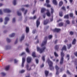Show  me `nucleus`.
<instances>
[{
  "mask_svg": "<svg viewBox=\"0 0 77 77\" xmlns=\"http://www.w3.org/2000/svg\"><path fill=\"white\" fill-rule=\"evenodd\" d=\"M2 10H0V15H2Z\"/></svg>",
  "mask_w": 77,
  "mask_h": 77,
  "instance_id": "bf43d9fd",
  "label": "nucleus"
},
{
  "mask_svg": "<svg viewBox=\"0 0 77 77\" xmlns=\"http://www.w3.org/2000/svg\"><path fill=\"white\" fill-rule=\"evenodd\" d=\"M27 63H30L32 62V58L30 57H28L27 58Z\"/></svg>",
  "mask_w": 77,
  "mask_h": 77,
  "instance_id": "20e7f679",
  "label": "nucleus"
},
{
  "mask_svg": "<svg viewBox=\"0 0 77 77\" xmlns=\"http://www.w3.org/2000/svg\"><path fill=\"white\" fill-rule=\"evenodd\" d=\"M26 52H27V53H30V51H29V50L28 48H26Z\"/></svg>",
  "mask_w": 77,
  "mask_h": 77,
  "instance_id": "72a5a7b5",
  "label": "nucleus"
},
{
  "mask_svg": "<svg viewBox=\"0 0 77 77\" xmlns=\"http://www.w3.org/2000/svg\"><path fill=\"white\" fill-rule=\"evenodd\" d=\"M61 50H65V51H66V46H65V45L63 46L61 49Z\"/></svg>",
  "mask_w": 77,
  "mask_h": 77,
  "instance_id": "dca6fc26",
  "label": "nucleus"
},
{
  "mask_svg": "<svg viewBox=\"0 0 77 77\" xmlns=\"http://www.w3.org/2000/svg\"><path fill=\"white\" fill-rule=\"evenodd\" d=\"M24 54H25V53L24 52H23L21 53V56H23V55H24Z\"/></svg>",
  "mask_w": 77,
  "mask_h": 77,
  "instance_id": "69168bd1",
  "label": "nucleus"
},
{
  "mask_svg": "<svg viewBox=\"0 0 77 77\" xmlns=\"http://www.w3.org/2000/svg\"><path fill=\"white\" fill-rule=\"evenodd\" d=\"M35 60L36 63H38V62H39V61H38V59H36Z\"/></svg>",
  "mask_w": 77,
  "mask_h": 77,
  "instance_id": "3c124183",
  "label": "nucleus"
},
{
  "mask_svg": "<svg viewBox=\"0 0 77 77\" xmlns=\"http://www.w3.org/2000/svg\"><path fill=\"white\" fill-rule=\"evenodd\" d=\"M1 74L3 76H5V75H6V73H5L3 72H2Z\"/></svg>",
  "mask_w": 77,
  "mask_h": 77,
  "instance_id": "ea45409f",
  "label": "nucleus"
},
{
  "mask_svg": "<svg viewBox=\"0 0 77 77\" xmlns=\"http://www.w3.org/2000/svg\"><path fill=\"white\" fill-rule=\"evenodd\" d=\"M47 7H48V8H49L50 7H51V5L49 4H48L47 5Z\"/></svg>",
  "mask_w": 77,
  "mask_h": 77,
  "instance_id": "13d9d810",
  "label": "nucleus"
},
{
  "mask_svg": "<svg viewBox=\"0 0 77 77\" xmlns=\"http://www.w3.org/2000/svg\"><path fill=\"white\" fill-rule=\"evenodd\" d=\"M47 12L46 13V15L48 16V17H50L51 14H50V11H49V10H47Z\"/></svg>",
  "mask_w": 77,
  "mask_h": 77,
  "instance_id": "1a4fd4ad",
  "label": "nucleus"
},
{
  "mask_svg": "<svg viewBox=\"0 0 77 77\" xmlns=\"http://www.w3.org/2000/svg\"><path fill=\"white\" fill-rule=\"evenodd\" d=\"M61 9H63V10H64V11H66L65 8V7L63 6L62 7Z\"/></svg>",
  "mask_w": 77,
  "mask_h": 77,
  "instance_id": "79ce46f5",
  "label": "nucleus"
},
{
  "mask_svg": "<svg viewBox=\"0 0 77 77\" xmlns=\"http://www.w3.org/2000/svg\"><path fill=\"white\" fill-rule=\"evenodd\" d=\"M30 19H32V20H35L36 18V16H34L33 17H30Z\"/></svg>",
  "mask_w": 77,
  "mask_h": 77,
  "instance_id": "7c9ffc66",
  "label": "nucleus"
},
{
  "mask_svg": "<svg viewBox=\"0 0 77 77\" xmlns=\"http://www.w3.org/2000/svg\"><path fill=\"white\" fill-rule=\"evenodd\" d=\"M3 12L5 13L10 12V10L9 9H5L3 10Z\"/></svg>",
  "mask_w": 77,
  "mask_h": 77,
  "instance_id": "423d86ee",
  "label": "nucleus"
},
{
  "mask_svg": "<svg viewBox=\"0 0 77 77\" xmlns=\"http://www.w3.org/2000/svg\"><path fill=\"white\" fill-rule=\"evenodd\" d=\"M59 48V45H56L55 47V49L56 50L58 51V49Z\"/></svg>",
  "mask_w": 77,
  "mask_h": 77,
  "instance_id": "4468645a",
  "label": "nucleus"
},
{
  "mask_svg": "<svg viewBox=\"0 0 77 77\" xmlns=\"http://www.w3.org/2000/svg\"><path fill=\"white\" fill-rule=\"evenodd\" d=\"M69 15L70 17H73V14L70 13L69 14Z\"/></svg>",
  "mask_w": 77,
  "mask_h": 77,
  "instance_id": "37998d69",
  "label": "nucleus"
},
{
  "mask_svg": "<svg viewBox=\"0 0 77 77\" xmlns=\"http://www.w3.org/2000/svg\"><path fill=\"white\" fill-rule=\"evenodd\" d=\"M54 55H55V57H58L59 55H58V54L56 53V52H54Z\"/></svg>",
  "mask_w": 77,
  "mask_h": 77,
  "instance_id": "c756f323",
  "label": "nucleus"
},
{
  "mask_svg": "<svg viewBox=\"0 0 77 77\" xmlns=\"http://www.w3.org/2000/svg\"><path fill=\"white\" fill-rule=\"evenodd\" d=\"M21 11H24V8H22V9H21Z\"/></svg>",
  "mask_w": 77,
  "mask_h": 77,
  "instance_id": "338daca9",
  "label": "nucleus"
},
{
  "mask_svg": "<svg viewBox=\"0 0 77 77\" xmlns=\"http://www.w3.org/2000/svg\"><path fill=\"white\" fill-rule=\"evenodd\" d=\"M65 54L63 52V51L61 52V59L60 60V65H63V57Z\"/></svg>",
  "mask_w": 77,
  "mask_h": 77,
  "instance_id": "7ed1b4c3",
  "label": "nucleus"
},
{
  "mask_svg": "<svg viewBox=\"0 0 77 77\" xmlns=\"http://www.w3.org/2000/svg\"><path fill=\"white\" fill-rule=\"evenodd\" d=\"M42 60H43V62L45 61V56H43L42 57Z\"/></svg>",
  "mask_w": 77,
  "mask_h": 77,
  "instance_id": "c03bdc74",
  "label": "nucleus"
},
{
  "mask_svg": "<svg viewBox=\"0 0 77 77\" xmlns=\"http://www.w3.org/2000/svg\"><path fill=\"white\" fill-rule=\"evenodd\" d=\"M66 23L67 24H69V23H70V22H69V20H67L66 21Z\"/></svg>",
  "mask_w": 77,
  "mask_h": 77,
  "instance_id": "f704fd0d",
  "label": "nucleus"
},
{
  "mask_svg": "<svg viewBox=\"0 0 77 77\" xmlns=\"http://www.w3.org/2000/svg\"><path fill=\"white\" fill-rule=\"evenodd\" d=\"M17 1L16 0H14L13 1V5H16V1Z\"/></svg>",
  "mask_w": 77,
  "mask_h": 77,
  "instance_id": "473e14b6",
  "label": "nucleus"
},
{
  "mask_svg": "<svg viewBox=\"0 0 77 77\" xmlns=\"http://www.w3.org/2000/svg\"><path fill=\"white\" fill-rule=\"evenodd\" d=\"M53 12H54V9L53 8H51V14H53Z\"/></svg>",
  "mask_w": 77,
  "mask_h": 77,
  "instance_id": "cd10ccee",
  "label": "nucleus"
},
{
  "mask_svg": "<svg viewBox=\"0 0 77 77\" xmlns=\"http://www.w3.org/2000/svg\"><path fill=\"white\" fill-rule=\"evenodd\" d=\"M47 62L49 66L50 70L53 71V70H54V67L53 66V62L50 61L49 60H47Z\"/></svg>",
  "mask_w": 77,
  "mask_h": 77,
  "instance_id": "f03ea898",
  "label": "nucleus"
},
{
  "mask_svg": "<svg viewBox=\"0 0 77 77\" xmlns=\"http://www.w3.org/2000/svg\"><path fill=\"white\" fill-rule=\"evenodd\" d=\"M15 36V33H13L12 34H11L10 35L11 37H14Z\"/></svg>",
  "mask_w": 77,
  "mask_h": 77,
  "instance_id": "4c0bfd02",
  "label": "nucleus"
},
{
  "mask_svg": "<svg viewBox=\"0 0 77 77\" xmlns=\"http://www.w3.org/2000/svg\"><path fill=\"white\" fill-rule=\"evenodd\" d=\"M63 5V2L62 1H61L59 3V5L60 6H62Z\"/></svg>",
  "mask_w": 77,
  "mask_h": 77,
  "instance_id": "bb28decb",
  "label": "nucleus"
},
{
  "mask_svg": "<svg viewBox=\"0 0 77 77\" xmlns=\"http://www.w3.org/2000/svg\"><path fill=\"white\" fill-rule=\"evenodd\" d=\"M17 42H18V39L17 38L16 41L15 42L14 44H17Z\"/></svg>",
  "mask_w": 77,
  "mask_h": 77,
  "instance_id": "8fccbe9b",
  "label": "nucleus"
},
{
  "mask_svg": "<svg viewBox=\"0 0 77 77\" xmlns=\"http://www.w3.org/2000/svg\"><path fill=\"white\" fill-rule=\"evenodd\" d=\"M62 21V20L61 19H59V20H57V22L59 23V22H60V21Z\"/></svg>",
  "mask_w": 77,
  "mask_h": 77,
  "instance_id": "49530a36",
  "label": "nucleus"
},
{
  "mask_svg": "<svg viewBox=\"0 0 77 77\" xmlns=\"http://www.w3.org/2000/svg\"><path fill=\"white\" fill-rule=\"evenodd\" d=\"M35 32H36V29H34L32 33H35Z\"/></svg>",
  "mask_w": 77,
  "mask_h": 77,
  "instance_id": "6e6d98bb",
  "label": "nucleus"
},
{
  "mask_svg": "<svg viewBox=\"0 0 77 77\" xmlns=\"http://www.w3.org/2000/svg\"><path fill=\"white\" fill-rule=\"evenodd\" d=\"M12 22L13 23H15V18H13Z\"/></svg>",
  "mask_w": 77,
  "mask_h": 77,
  "instance_id": "a18cd8bd",
  "label": "nucleus"
},
{
  "mask_svg": "<svg viewBox=\"0 0 77 77\" xmlns=\"http://www.w3.org/2000/svg\"><path fill=\"white\" fill-rule=\"evenodd\" d=\"M46 2L47 3H49V2H50L49 1V0H46Z\"/></svg>",
  "mask_w": 77,
  "mask_h": 77,
  "instance_id": "680f3d73",
  "label": "nucleus"
},
{
  "mask_svg": "<svg viewBox=\"0 0 77 77\" xmlns=\"http://www.w3.org/2000/svg\"><path fill=\"white\" fill-rule=\"evenodd\" d=\"M67 46L68 49H69V48L71 47L72 46L71 44H69V45H67Z\"/></svg>",
  "mask_w": 77,
  "mask_h": 77,
  "instance_id": "c85d7f7f",
  "label": "nucleus"
},
{
  "mask_svg": "<svg viewBox=\"0 0 77 77\" xmlns=\"http://www.w3.org/2000/svg\"><path fill=\"white\" fill-rule=\"evenodd\" d=\"M46 10L44 8H42L41 12H42V13H43V12H44Z\"/></svg>",
  "mask_w": 77,
  "mask_h": 77,
  "instance_id": "4be33fe9",
  "label": "nucleus"
},
{
  "mask_svg": "<svg viewBox=\"0 0 77 77\" xmlns=\"http://www.w3.org/2000/svg\"><path fill=\"white\" fill-rule=\"evenodd\" d=\"M74 54H75V56L77 57V52H76L74 53Z\"/></svg>",
  "mask_w": 77,
  "mask_h": 77,
  "instance_id": "5fc2aeb1",
  "label": "nucleus"
},
{
  "mask_svg": "<svg viewBox=\"0 0 77 77\" xmlns=\"http://www.w3.org/2000/svg\"><path fill=\"white\" fill-rule=\"evenodd\" d=\"M63 77H66V75L64 74Z\"/></svg>",
  "mask_w": 77,
  "mask_h": 77,
  "instance_id": "774afa93",
  "label": "nucleus"
},
{
  "mask_svg": "<svg viewBox=\"0 0 77 77\" xmlns=\"http://www.w3.org/2000/svg\"><path fill=\"white\" fill-rule=\"evenodd\" d=\"M24 39V35H22L21 37V38L20 40V42H21V41H22Z\"/></svg>",
  "mask_w": 77,
  "mask_h": 77,
  "instance_id": "6ab92c4d",
  "label": "nucleus"
},
{
  "mask_svg": "<svg viewBox=\"0 0 77 77\" xmlns=\"http://www.w3.org/2000/svg\"><path fill=\"white\" fill-rule=\"evenodd\" d=\"M53 37V36H52V35H49L48 36V38H49V39H51V38H52Z\"/></svg>",
  "mask_w": 77,
  "mask_h": 77,
  "instance_id": "c9c22d12",
  "label": "nucleus"
},
{
  "mask_svg": "<svg viewBox=\"0 0 77 77\" xmlns=\"http://www.w3.org/2000/svg\"><path fill=\"white\" fill-rule=\"evenodd\" d=\"M59 26H63V23L61 22L60 23L58 24Z\"/></svg>",
  "mask_w": 77,
  "mask_h": 77,
  "instance_id": "393cba45",
  "label": "nucleus"
},
{
  "mask_svg": "<svg viewBox=\"0 0 77 77\" xmlns=\"http://www.w3.org/2000/svg\"><path fill=\"white\" fill-rule=\"evenodd\" d=\"M52 2L55 5H57V2L56 0H53Z\"/></svg>",
  "mask_w": 77,
  "mask_h": 77,
  "instance_id": "2eb2a0df",
  "label": "nucleus"
},
{
  "mask_svg": "<svg viewBox=\"0 0 77 77\" xmlns=\"http://www.w3.org/2000/svg\"><path fill=\"white\" fill-rule=\"evenodd\" d=\"M45 77H47L48 76V75L49 72L47 70H45Z\"/></svg>",
  "mask_w": 77,
  "mask_h": 77,
  "instance_id": "ddd939ff",
  "label": "nucleus"
},
{
  "mask_svg": "<svg viewBox=\"0 0 77 77\" xmlns=\"http://www.w3.org/2000/svg\"><path fill=\"white\" fill-rule=\"evenodd\" d=\"M25 72V70H22L21 71V73H23V72Z\"/></svg>",
  "mask_w": 77,
  "mask_h": 77,
  "instance_id": "603ef678",
  "label": "nucleus"
},
{
  "mask_svg": "<svg viewBox=\"0 0 77 77\" xmlns=\"http://www.w3.org/2000/svg\"><path fill=\"white\" fill-rule=\"evenodd\" d=\"M17 62H18V61H17V60H16V59H14V62L15 63H17Z\"/></svg>",
  "mask_w": 77,
  "mask_h": 77,
  "instance_id": "de8ad7c7",
  "label": "nucleus"
},
{
  "mask_svg": "<svg viewBox=\"0 0 77 77\" xmlns=\"http://www.w3.org/2000/svg\"><path fill=\"white\" fill-rule=\"evenodd\" d=\"M47 42V37H46L45 38V41H43V42L41 45V47H42V48H40L38 47H37L38 51H39L40 53H43V52L44 51V50H45V48H46V47L44 46L46 45Z\"/></svg>",
  "mask_w": 77,
  "mask_h": 77,
  "instance_id": "f257e3e1",
  "label": "nucleus"
},
{
  "mask_svg": "<svg viewBox=\"0 0 77 77\" xmlns=\"http://www.w3.org/2000/svg\"><path fill=\"white\" fill-rule=\"evenodd\" d=\"M36 24L37 27H38V26H39V24H40V22H39V19L37 20Z\"/></svg>",
  "mask_w": 77,
  "mask_h": 77,
  "instance_id": "9d476101",
  "label": "nucleus"
},
{
  "mask_svg": "<svg viewBox=\"0 0 77 77\" xmlns=\"http://www.w3.org/2000/svg\"><path fill=\"white\" fill-rule=\"evenodd\" d=\"M25 7H26V8H28L29 6V5H26L24 6Z\"/></svg>",
  "mask_w": 77,
  "mask_h": 77,
  "instance_id": "864d4df0",
  "label": "nucleus"
},
{
  "mask_svg": "<svg viewBox=\"0 0 77 77\" xmlns=\"http://www.w3.org/2000/svg\"><path fill=\"white\" fill-rule=\"evenodd\" d=\"M55 69L57 71H58L60 68L58 67L57 65H56L55 66Z\"/></svg>",
  "mask_w": 77,
  "mask_h": 77,
  "instance_id": "a211bd4d",
  "label": "nucleus"
},
{
  "mask_svg": "<svg viewBox=\"0 0 77 77\" xmlns=\"http://www.w3.org/2000/svg\"><path fill=\"white\" fill-rule=\"evenodd\" d=\"M27 10H26L25 11V12L24 13V15H26V13H27Z\"/></svg>",
  "mask_w": 77,
  "mask_h": 77,
  "instance_id": "e2e57ef3",
  "label": "nucleus"
},
{
  "mask_svg": "<svg viewBox=\"0 0 77 77\" xmlns=\"http://www.w3.org/2000/svg\"><path fill=\"white\" fill-rule=\"evenodd\" d=\"M62 13H63V12L62 11H61L59 12V15L60 17H62L63 16Z\"/></svg>",
  "mask_w": 77,
  "mask_h": 77,
  "instance_id": "a878e982",
  "label": "nucleus"
},
{
  "mask_svg": "<svg viewBox=\"0 0 77 77\" xmlns=\"http://www.w3.org/2000/svg\"><path fill=\"white\" fill-rule=\"evenodd\" d=\"M66 57H68L67 60H69V54H67L66 55Z\"/></svg>",
  "mask_w": 77,
  "mask_h": 77,
  "instance_id": "e433bc0d",
  "label": "nucleus"
},
{
  "mask_svg": "<svg viewBox=\"0 0 77 77\" xmlns=\"http://www.w3.org/2000/svg\"><path fill=\"white\" fill-rule=\"evenodd\" d=\"M2 22H3V19L2 18H1L0 19V23H2Z\"/></svg>",
  "mask_w": 77,
  "mask_h": 77,
  "instance_id": "4d7b16f0",
  "label": "nucleus"
},
{
  "mask_svg": "<svg viewBox=\"0 0 77 77\" xmlns=\"http://www.w3.org/2000/svg\"><path fill=\"white\" fill-rule=\"evenodd\" d=\"M26 32L27 33H28V32H29V28L28 27H26Z\"/></svg>",
  "mask_w": 77,
  "mask_h": 77,
  "instance_id": "aec40b11",
  "label": "nucleus"
},
{
  "mask_svg": "<svg viewBox=\"0 0 77 77\" xmlns=\"http://www.w3.org/2000/svg\"><path fill=\"white\" fill-rule=\"evenodd\" d=\"M32 56L33 57H36V55H35V52H32Z\"/></svg>",
  "mask_w": 77,
  "mask_h": 77,
  "instance_id": "b1692460",
  "label": "nucleus"
},
{
  "mask_svg": "<svg viewBox=\"0 0 77 77\" xmlns=\"http://www.w3.org/2000/svg\"><path fill=\"white\" fill-rule=\"evenodd\" d=\"M67 74H69V75H71V74L70 72H69V71L68 70H67Z\"/></svg>",
  "mask_w": 77,
  "mask_h": 77,
  "instance_id": "09e8293b",
  "label": "nucleus"
},
{
  "mask_svg": "<svg viewBox=\"0 0 77 77\" xmlns=\"http://www.w3.org/2000/svg\"><path fill=\"white\" fill-rule=\"evenodd\" d=\"M9 20V18L8 17H6L5 18V22H4L5 24H6L8 23V22Z\"/></svg>",
  "mask_w": 77,
  "mask_h": 77,
  "instance_id": "39448f33",
  "label": "nucleus"
},
{
  "mask_svg": "<svg viewBox=\"0 0 77 77\" xmlns=\"http://www.w3.org/2000/svg\"><path fill=\"white\" fill-rule=\"evenodd\" d=\"M9 68H10V65H8L5 67V69L6 71H8V70H9Z\"/></svg>",
  "mask_w": 77,
  "mask_h": 77,
  "instance_id": "f8f14e48",
  "label": "nucleus"
},
{
  "mask_svg": "<svg viewBox=\"0 0 77 77\" xmlns=\"http://www.w3.org/2000/svg\"><path fill=\"white\" fill-rule=\"evenodd\" d=\"M51 21H53V18L52 17L51 19H50Z\"/></svg>",
  "mask_w": 77,
  "mask_h": 77,
  "instance_id": "052dcab7",
  "label": "nucleus"
},
{
  "mask_svg": "<svg viewBox=\"0 0 77 77\" xmlns=\"http://www.w3.org/2000/svg\"><path fill=\"white\" fill-rule=\"evenodd\" d=\"M70 35H72L74 34V32L72 31H70L69 32Z\"/></svg>",
  "mask_w": 77,
  "mask_h": 77,
  "instance_id": "a19ab883",
  "label": "nucleus"
},
{
  "mask_svg": "<svg viewBox=\"0 0 77 77\" xmlns=\"http://www.w3.org/2000/svg\"><path fill=\"white\" fill-rule=\"evenodd\" d=\"M17 14L18 16H20V15H21V14H20V12L18 11H17Z\"/></svg>",
  "mask_w": 77,
  "mask_h": 77,
  "instance_id": "2f4dec72",
  "label": "nucleus"
},
{
  "mask_svg": "<svg viewBox=\"0 0 77 77\" xmlns=\"http://www.w3.org/2000/svg\"><path fill=\"white\" fill-rule=\"evenodd\" d=\"M26 69L27 70H28V71H30V70H31V68H30L29 69V65L28 64H27L26 66Z\"/></svg>",
  "mask_w": 77,
  "mask_h": 77,
  "instance_id": "412c9836",
  "label": "nucleus"
},
{
  "mask_svg": "<svg viewBox=\"0 0 77 77\" xmlns=\"http://www.w3.org/2000/svg\"><path fill=\"white\" fill-rule=\"evenodd\" d=\"M25 58H23L22 63L21 65L22 67H24V62H25Z\"/></svg>",
  "mask_w": 77,
  "mask_h": 77,
  "instance_id": "0eeeda50",
  "label": "nucleus"
},
{
  "mask_svg": "<svg viewBox=\"0 0 77 77\" xmlns=\"http://www.w3.org/2000/svg\"><path fill=\"white\" fill-rule=\"evenodd\" d=\"M48 22H49V20H46L44 21V24L45 25H46L48 23Z\"/></svg>",
  "mask_w": 77,
  "mask_h": 77,
  "instance_id": "9b49d317",
  "label": "nucleus"
},
{
  "mask_svg": "<svg viewBox=\"0 0 77 77\" xmlns=\"http://www.w3.org/2000/svg\"><path fill=\"white\" fill-rule=\"evenodd\" d=\"M75 43H76V39L74 38L72 42V44L74 45V44H75Z\"/></svg>",
  "mask_w": 77,
  "mask_h": 77,
  "instance_id": "f3484780",
  "label": "nucleus"
},
{
  "mask_svg": "<svg viewBox=\"0 0 77 77\" xmlns=\"http://www.w3.org/2000/svg\"><path fill=\"white\" fill-rule=\"evenodd\" d=\"M64 18L68 19L69 18V15L68 14H67L66 15H65L64 17Z\"/></svg>",
  "mask_w": 77,
  "mask_h": 77,
  "instance_id": "5701e85b",
  "label": "nucleus"
},
{
  "mask_svg": "<svg viewBox=\"0 0 77 77\" xmlns=\"http://www.w3.org/2000/svg\"><path fill=\"white\" fill-rule=\"evenodd\" d=\"M6 40L8 42V43H9L10 42V39L8 38H7Z\"/></svg>",
  "mask_w": 77,
  "mask_h": 77,
  "instance_id": "58836bf2",
  "label": "nucleus"
},
{
  "mask_svg": "<svg viewBox=\"0 0 77 77\" xmlns=\"http://www.w3.org/2000/svg\"><path fill=\"white\" fill-rule=\"evenodd\" d=\"M60 31V29L55 28L54 30V32H59Z\"/></svg>",
  "mask_w": 77,
  "mask_h": 77,
  "instance_id": "6e6552de",
  "label": "nucleus"
},
{
  "mask_svg": "<svg viewBox=\"0 0 77 77\" xmlns=\"http://www.w3.org/2000/svg\"><path fill=\"white\" fill-rule=\"evenodd\" d=\"M56 74H57V75H58V74H59V71H57Z\"/></svg>",
  "mask_w": 77,
  "mask_h": 77,
  "instance_id": "0e129e2a",
  "label": "nucleus"
}]
</instances>
